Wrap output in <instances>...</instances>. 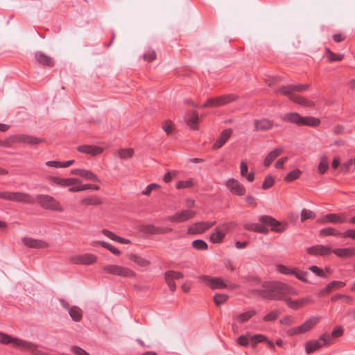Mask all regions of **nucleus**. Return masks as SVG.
Wrapping results in <instances>:
<instances>
[{
  "label": "nucleus",
  "instance_id": "nucleus-1",
  "mask_svg": "<svg viewBox=\"0 0 355 355\" xmlns=\"http://www.w3.org/2000/svg\"><path fill=\"white\" fill-rule=\"evenodd\" d=\"M262 288L259 291L261 296L271 300H282L289 293L286 284L279 282H266Z\"/></svg>",
  "mask_w": 355,
  "mask_h": 355
},
{
  "label": "nucleus",
  "instance_id": "nucleus-2",
  "mask_svg": "<svg viewBox=\"0 0 355 355\" xmlns=\"http://www.w3.org/2000/svg\"><path fill=\"white\" fill-rule=\"evenodd\" d=\"M236 226V223L233 221L220 224L209 234L210 242L214 244L222 243L226 234L232 230H234Z\"/></svg>",
  "mask_w": 355,
  "mask_h": 355
},
{
  "label": "nucleus",
  "instance_id": "nucleus-3",
  "mask_svg": "<svg viewBox=\"0 0 355 355\" xmlns=\"http://www.w3.org/2000/svg\"><path fill=\"white\" fill-rule=\"evenodd\" d=\"M103 270L105 273L116 275L125 278H133L136 277V273L132 269L116 265V264H108L103 268Z\"/></svg>",
  "mask_w": 355,
  "mask_h": 355
},
{
  "label": "nucleus",
  "instance_id": "nucleus-4",
  "mask_svg": "<svg viewBox=\"0 0 355 355\" xmlns=\"http://www.w3.org/2000/svg\"><path fill=\"white\" fill-rule=\"evenodd\" d=\"M38 202L44 209L57 211L60 212L64 211V208L62 207L60 202L51 196H40L38 197Z\"/></svg>",
  "mask_w": 355,
  "mask_h": 355
},
{
  "label": "nucleus",
  "instance_id": "nucleus-5",
  "mask_svg": "<svg viewBox=\"0 0 355 355\" xmlns=\"http://www.w3.org/2000/svg\"><path fill=\"white\" fill-rule=\"evenodd\" d=\"M237 98L238 96L233 94H225L216 98H210L207 100L204 105H202V107H220L235 101Z\"/></svg>",
  "mask_w": 355,
  "mask_h": 355
},
{
  "label": "nucleus",
  "instance_id": "nucleus-6",
  "mask_svg": "<svg viewBox=\"0 0 355 355\" xmlns=\"http://www.w3.org/2000/svg\"><path fill=\"white\" fill-rule=\"evenodd\" d=\"M310 85L308 84L288 85L282 86L275 90L276 94H282L285 96H296L294 92H302L309 89Z\"/></svg>",
  "mask_w": 355,
  "mask_h": 355
},
{
  "label": "nucleus",
  "instance_id": "nucleus-7",
  "mask_svg": "<svg viewBox=\"0 0 355 355\" xmlns=\"http://www.w3.org/2000/svg\"><path fill=\"white\" fill-rule=\"evenodd\" d=\"M320 321V318L313 317L306 320L302 325L290 329L287 334L292 336L297 334H304L309 331L315 324Z\"/></svg>",
  "mask_w": 355,
  "mask_h": 355
},
{
  "label": "nucleus",
  "instance_id": "nucleus-8",
  "mask_svg": "<svg viewBox=\"0 0 355 355\" xmlns=\"http://www.w3.org/2000/svg\"><path fill=\"white\" fill-rule=\"evenodd\" d=\"M216 224V221H200L189 226L187 233L196 235L205 233Z\"/></svg>",
  "mask_w": 355,
  "mask_h": 355
},
{
  "label": "nucleus",
  "instance_id": "nucleus-9",
  "mask_svg": "<svg viewBox=\"0 0 355 355\" xmlns=\"http://www.w3.org/2000/svg\"><path fill=\"white\" fill-rule=\"evenodd\" d=\"M259 220L263 225H270L272 231L279 233L283 232L287 227V224L286 223H280L270 216H261L259 217Z\"/></svg>",
  "mask_w": 355,
  "mask_h": 355
},
{
  "label": "nucleus",
  "instance_id": "nucleus-10",
  "mask_svg": "<svg viewBox=\"0 0 355 355\" xmlns=\"http://www.w3.org/2000/svg\"><path fill=\"white\" fill-rule=\"evenodd\" d=\"M195 211L190 209H184L176 212L175 214L170 216L167 220L170 222L183 223L188 220L192 219L196 216Z\"/></svg>",
  "mask_w": 355,
  "mask_h": 355
},
{
  "label": "nucleus",
  "instance_id": "nucleus-11",
  "mask_svg": "<svg viewBox=\"0 0 355 355\" xmlns=\"http://www.w3.org/2000/svg\"><path fill=\"white\" fill-rule=\"evenodd\" d=\"M199 279L202 282H206L213 290L225 288L227 287V284L221 277H211L207 275H201L199 277Z\"/></svg>",
  "mask_w": 355,
  "mask_h": 355
},
{
  "label": "nucleus",
  "instance_id": "nucleus-12",
  "mask_svg": "<svg viewBox=\"0 0 355 355\" xmlns=\"http://www.w3.org/2000/svg\"><path fill=\"white\" fill-rule=\"evenodd\" d=\"M70 261L74 264L92 265L97 261V257L91 253H86L71 257Z\"/></svg>",
  "mask_w": 355,
  "mask_h": 355
},
{
  "label": "nucleus",
  "instance_id": "nucleus-13",
  "mask_svg": "<svg viewBox=\"0 0 355 355\" xmlns=\"http://www.w3.org/2000/svg\"><path fill=\"white\" fill-rule=\"evenodd\" d=\"M226 187L230 190V191L237 196H244L245 194V187L240 183L237 180L234 178L229 179L226 183Z\"/></svg>",
  "mask_w": 355,
  "mask_h": 355
},
{
  "label": "nucleus",
  "instance_id": "nucleus-14",
  "mask_svg": "<svg viewBox=\"0 0 355 355\" xmlns=\"http://www.w3.org/2000/svg\"><path fill=\"white\" fill-rule=\"evenodd\" d=\"M50 181L60 187H76L78 185L80 180L75 178H61L59 177H51Z\"/></svg>",
  "mask_w": 355,
  "mask_h": 355
},
{
  "label": "nucleus",
  "instance_id": "nucleus-15",
  "mask_svg": "<svg viewBox=\"0 0 355 355\" xmlns=\"http://www.w3.org/2000/svg\"><path fill=\"white\" fill-rule=\"evenodd\" d=\"M306 252L311 255L327 256L332 252L331 247L323 245H317L306 248Z\"/></svg>",
  "mask_w": 355,
  "mask_h": 355
},
{
  "label": "nucleus",
  "instance_id": "nucleus-16",
  "mask_svg": "<svg viewBox=\"0 0 355 355\" xmlns=\"http://www.w3.org/2000/svg\"><path fill=\"white\" fill-rule=\"evenodd\" d=\"M284 301L288 307L294 310H297L305 304H311L313 302V300L310 296H306L303 298L295 300L286 298L284 300Z\"/></svg>",
  "mask_w": 355,
  "mask_h": 355
},
{
  "label": "nucleus",
  "instance_id": "nucleus-17",
  "mask_svg": "<svg viewBox=\"0 0 355 355\" xmlns=\"http://www.w3.org/2000/svg\"><path fill=\"white\" fill-rule=\"evenodd\" d=\"M77 150L92 156H97L103 153V148L95 145H81L77 147Z\"/></svg>",
  "mask_w": 355,
  "mask_h": 355
},
{
  "label": "nucleus",
  "instance_id": "nucleus-18",
  "mask_svg": "<svg viewBox=\"0 0 355 355\" xmlns=\"http://www.w3.org/2000/svg\"><path fill=\"white\" fill-rule=\"evenodd\" d=\"M103 204V201L100 197L96 195L87 196L83 198H82L79 201V205L83 207H98Z\"/></svg>",
  "mask_w": 355,
  "mask_h": 355
},
{
  "label": "nucleus",
  "instance_id": "nucleus-19",
  "mask_svg": "<svg viewBox=\"0 0 355 355\" xmlns=\"http://www.w3.org/2000/svg\"><path fill=\"white\" fill-rule=\"evenodd\" d=\"M24 245L28 248L36 249L46 248L49 246L48 243L44 241L28 237L24 238Z\"/></svg>",
  "mask_w": 355,
  "mask_h": 355
},
{
  "label": "nucleus",
  "instance_id": "nucleus-20",
  "mask_svg": "<svg viewBox=\"0 0 355 355\" xmlns=\"http://www.w3.org/2000/svg\"><path fill=\"white\" fill-rule=\"evenodd\" d=\"M343 334V329L341 327L335 328L331 334H324L320 336V340L324 342V345H331L332 343V338H337Z\"/></svg>",
  "mask_w": 355,
  "mask_h": 355
},
{
  "label": "nucleus",
  "instance_id": "nucleus-21",
  "mask_svg": "<svg viewBox=\"0 0 355 355\" xmlns=\"http://www.w3.org/2000/svg\"><path fill=\"white\" fill-rule=\"evenodd\" d=\"M323 223L329 222L331 223H343L347 221L346 215L344 213L340 214H328L322 220Z\"/></svg>",
  "mask_w": 355,
  "mask_h": 355
},
{
  "label": "nucleus",
  "instance_id": "nucleus-22",
  "mask_svg": "<svg viewBox=\"0 0 355 355\" xmlns=\"http://www.w3.org/2000/svg\"><path fill=\"white\" fill-rule=\"evenodd\" d=\"M232 130L230 128L223 130L219 138L214 144L212 148L214 149L220 148L229 139L232 135Z\"/></svg>",
  "mask_w": 355,
  "mask_h": 355
},
{
  "label": "nucleus",
  "instance_id": "nucleus-23",
  "mask_svg": "<svg viewBox=\"0 0 355 355\" xmlns=\"http://www.w3.org/2000/svg\"><path fill=\"white\" fill-rule=\"evenodd\" d=\"M284 148L278 147L270 151L263 160V166L268 167L271 163L283 152Z\"/></svg>",
  "mask_w": 355,
  "mask_h": 355
},
{
  "label": "nucleus",
  "instance_id": "nucleus-24",
  "mask_svg": "<svg viewBox=\"0 0 355 355\" xmlns=\"http://www.w3.org/2000/svg\"><path fill=\"white\" fill-rule=\"evenodd\" d=\"M332 252L340 258H349L355 256V248H336L332 250Z\"/></svg>",
  "mask_w": 355,
  "mask_h": 355
},
{
  "label": "nucleus",
  "instance_id": "nucleus-25",
  "mask_svg": "<svg viewBox=\"0 0 355 355\" xmlns=\"http://www.w3.org/2000/svg\"><path fill=\"white\" fill-rule=\"evenodd\" d=\"M282 119L287 123L301 125L302 116L297 112H288L283 115Z\"/></svg>",
  "mask_w": 355,
  "mask_h": 355
},
{
  "label": "nucleus",
  "instance_id": "nucleus-26",
  "mask_svg": "<svg viewBox=\"0 0 355 355\" xmlns=\"http://www.w3.org/2000/svg\"><path fill=\"white\" fill-rule=\"evenodd\" d=\"M243 227L246 230L252 231L254 232L268 234V228L261 223H245Z\"/></svg>",
  "mask_w": 355,
  "mask_h": 355
},
{
  "label": "nucleus",
  "instance_id": "nucleus-27",
  "mask_svg": "<svg viewBox=\"0 0 355 355\" xmlns=\"http://www.w3.org/2000/svg\"><path fill=\"white\" fill-rule=\"evenodd\" d=\"M0 343L8 345L12 344L14 346L20 347L22 345V340L20 339L13 338L12 336L0 332Z\"/></svg>",
  "mask_w": 355,
  "mask_h": 355
},
{
  "label": "nucleus",
  "instance_id": "nucleus-28",
  "mask_svg": "<svg viewBox=\"0 0 355 355\" xmlns=\"http://www.w3.org/2000/svg\"><path fill=\"white\" fill-rule=\"evenodd\" d=\"M100 189V187L98 185L92 184H82L81 180H80V182L78 185L73 187L69 188V192H79L86 190H95L98 191Z\"/></svg>",
  "mask_w": 355,
  "mask_h": 355
},
{
  "label": "nucleus",
  "instance_id": "nucleus-29",
  "mask_svg": "<svg viewBox=\"0 0 355 355\" xmlns=\"http://www.w3.org/2000/svg\"><path fill=\"white\" fill-rule=\"evenodd\" d=\"M345 286V283L341 281H332L327 284L326 286L322 289L320 294L321 295H326L330 293L333 288H342Z\"/></svg>",
  "mask_w": 355,
  "mask_h": 355
},
{
  "label": "nucleus",
  "instance_id": "nucleus-30",
  "mask_svg": "<svg viewBox=\"0 0 355 355\" xmlns=\"http://www.w3.org/2000/svg\"><path fill=\"white\" fill-rule=\"evenodd\" d=\"M289 99L292 100L294 103H297L302 106L306 107H313L315 106V103L313 101L306 98L304 96L296 95V96H288Z\"/></svg>",
  "mask_w": 355,
  "mask_h": 355
},
{
  "label": "nucleus",
  "instance_id": "nucleus-31",
  "mask_svg": "<svg viewBox=\"0 0 355 355\" xmlns=\"http://www.w3.org/2000/svg\"><path fill=\"white\" fill-rule=\"evenodd\" d=\"M324 345H325L320 338L318 340H309L305 343V351L307 354H311L315 350L320 349Z\"/></svg>",
  "mask_w": 355,
  "mask_h": 355
},
{
  "label": "nucleus",
  "instance_id": "nucleus-32",
  "mask_svg": "<svg viewBox=\"0 0 355 355\" xmlns=\"http://www.w3.org/2000/svg\"><path fill=\"white\" fill-rule=\"evenodd\" d=\"M128 259L135 263L139 267H148L150 264V261L136 254L130 253L127 255Z\"/></svg>",
  "mask_w": 355,
  "mask_h": 355
},
{
  "label": "nucleus",
  "instance_id": "nucleus-33",
  "mask_svg": "<svg viewBox=\"0 0 355 355\" xmlns=\"http://www.w3.org/2000/svg\"><path fill=\"white\" fill-rule=\"evenodd\" d=\"M0 198L20 202L22 200V193L19 192L1 191L0 192Z\"/></svg>",
  "mask_w": 355,
  "mask_h": 355
},
{
  "label": "nucleus",
  "instance_id": "nucleus-34",
  "mask_svg": "<svg viewBox=\"0 0 355 355\" xmlns=\"http://www.w3.org/2000/svg\"><path fill=\"white\" fill-rule=\"evenodd\" d=\"M257 314L256 311L249 310L246 312L241 313L239 315H234L233 320L239 323L248 322L252 316Z\"/></svg>",
  "mask_w": 355,
  "mask_h": 355
},
{
  "label": "nucleus",
  "instance_id": "nucleus-35",
  "mask_svg": "<svg viewBox=\"0 0 355 355\" xmlns=\"http://www.w3.org/2000/svg\"><path fill=\"white\" fill-rule=\"evenodd\" d=\"M254 127L256 130H268L273 127V123L268 119H263L261 120H256L254 121Z\"/></svg>",
  "mask_w": 355,
  "mask_h": 355
},
{
  "label": "nucleus",
  "instance_id": "nucleus-36",
  "mask_svg": "<svg viewBox=\"0 0 355 355\" xmlns=\"http://www.w3.org/2000/svg\"><path fill=\"white\" fill-rule=\"evenodd\" d=\"M199 121V117L198 112L195 110L192 111L189 114H188L186 119L187 124L192 129H197L198 125L197 123Z\"/></svg>",
  "mask_w": 355,
  "mask_h": 355
},
{
  "label": "nucleus",
  "instance_id": "nucleus-37",
  "mask_svg": "<svg viewBox=\"0 0 355 355\" xmlns=\"http://www.w3.org/2000/svg\"><path fill=\"white\" fill-rule=\"evenodd\" d=\"M37 60L42 64L48 67H52L54 64V62L50 56L46 55L44 53L38 52L35 55Z\"/></svg>",
  "mask_w": 355,
  "mask_h": 355
},
{
  "label": "nucleus",
  "instance_id": "nucleus-38",
  "mask_svg": "<svg viewBox=\"0 0 355 355\" xmlns=\"http://www.w3.org/2000/svg\"><path fill=\"white\" fill-rule=\"evenodd\" d=\"M320 120L318 118L311 116H302L301 125L317 127L320 125Z\"/></svg>",
  "mask_w": 355,
  "mask_h": 355
},
{
  "label": "nucleus",
  "instance_id": "nucleus-39",
  "mask_svg": "<svg viewBox=\"0 0 355 355\" xmlns=\"http://www.w3.org/2000/svg\"><path fill=\"white\" fill-rule=\"evenodd\" d=\"M67 308L69 310V313L71 318L76 322H78L82 319L83 313L82 310L78 306H73L69 308V305H67Z\"/></svg>",
  "mask_w": 355,
  "mask_h": 355
},
{
  "label": "nucleus",
  "instance_id": "nucleus-40",
  "mask_svg": "<svg viewBox=\"0 0 355 355\" xmlns=\"http://www.w3.org/2000/svg\"><path fill=\"white\" fill-rule=\"evenodd\" d=\"M329 168V162L326 155L320 157V162L318 166V171L320 174H324Z\"/></svg>",
  "mask_w": 355,
  "mask_h": 355
},
{
  "label": "nucleus",
  "instance_id": "nucleus-41",
  "mask_svg": "<svg viewBox=\"0 0 355 355\" xmlns=\"http://www.w3.org/2000/svg\"><path fill=\"white\" fill-rule=\"evenodd\" d=\"M325 52L327 57L330 62L341 61L344 58L343 54L334 53L329 48L325 49Z\"/></svg>",
  "mask_w": 355,
  "mask_h": 355
},
{
  "label": "nucleus",
  "instance_id": "nucleus-42",
  "mask_svg": "<svg viewBox=\"0 0 355 355\" xmlns=\"http://www.w3.org/2000/svg\"><path fill=\"white\" fill-rule=\"evenodd\" d=\"M44 141V140L41 138L28 135H24V144H26L28 145H37Z\"/></svg>",
  "mask_w": 355,
  "mask_h": 355
},
{
  "label": "nucleus",
  "instance_id": "nucleus-43",
  "mask_svg": "<svg viewBox=\"0 0 355 355\" xmlns=\"http://www.w3.org/2000/svg\"><path fill=\"white\" fill-rule=\"evenodd\" d=\"M165 279H171L174 281V279H182L184 275L181 272L179 271H173V270H168L164 274Z\"/></svg>",
  "mask_w": 355,
  "mask_h": 355
},
{
  "label": "nucleus",
  "instance_id": "nucleus-44",
  "mask_svg": "<svg viewBox=\"0 0 355 355\" xmlns=\"http://www.w3.org/2000/svg\"><path fill=\"white\" fill-rule=\"evenodd\" d=\"M161 227H156L153 225H147L143 227V231L150 234H160Z\"/></svg>",
  "mask_w": 355,
  "mask_h": 355
},
{
  "label": "nucleus",
  "instance_id": "nucleus-45",
  "mask_svg": "<svg viewBox=\"0 0 355 355\" xmlns=\"http://www.w3.org/2000/svg\"><path fill=\"white\" fill-rule=\"evenodd\" d=\"M192 247L198 250H207L208 249L207 243L201 239H196L192 242Z\"/></svg>",
  "mask_w": 355,
  "mask_h": 355
},
{
  "label": "nucleus",
  "instance_id": "nucleus-46",
  "mask_svg": "<svg viewBox=\"0 0 355 355\" xmlns=\"http://www.w3.org/2000/svg\"><path fill=\"white\" fill-rule=\"evenodd\" d=\"M301 174L302 171L297 168L289 172L284 178V180L287 182H292L295 180L298 179Z\"/></svg>",
  "mask_w": 355,
  "mask_h": 355
},
{
  "label": "nucleus",
  "instance_id": "nucleus-47",
  "mask_svg": "<svg viewBox=\"0 0 355 355\" xmlns=\"http://www.w3.org/2000/svg\"><path fill=\"white\" fill-rule=\"evenodd\" d=\"M82 178L87 180L100 182V180L96 174L86 169L83 170Z\"/></svg>",
  "mask_w": 355,
  "mask_h": 355
},
{
  "label": "nucleus",
  "instance_id": "nucleus-48",
  "mask_svg": "<svg viewBox=\"0 0 355 355\" xmlns=\"http://www.w3.org/2000/svg\"><path fill=\"white\" fill-rule=\"evenodd\" d=\"M320 235H331V236H342V232L337 231L332 227H327L322 229L320 231Z\"/></svg>",
  "mask_w": 355,
  "mask_h": 355
},
{
  "label": "nucleus",
  "instance_id": "nucleus-49",
  "mask_svg": "<svg viewBox=\"0 0 355 355\" xmlns=\"http://www.w3.org/2000/svg\"><path fill=\"white\" fill-rule=\"evenodd\" d=\"M134 155V150L132 148H123L119 150V155L121 159L130 158Z\"/></svg>",
  "mask_w": 355,
  "mask_h": 355
},
{
  "label": "nucleus",
  "instance_id": "nucleus-50",
  "mask_svg": "<svg viewBox=\"0 0 355 355\" xmlns=\"http://www.w3.org/2000/svg\"><path fill=\"white\" fill-rule=\"evenodd\" d=\"M280 314L279 311L278 310H274L268 313H267L263 318V320L264 322H271L275 321L278 318L279 315Z\"/></svg>",
  "mask_w": 355,
  "mask_h": 355
},
{
  "label": "nucleus",
  "instance_id": "nucleus-51",
  "mask_svg": "<svg viewBox=\"0 0 355 355\" xmlns=\"http://www.w3.org/2000/svg\"><path fill=\"white\" fill-rule=\"evenodd\" d=\"M250 341H251V335L250 334H246V335H242L240 336L236 339V343L244 347H247L249 345Z\"/></svg>",
  "mask_w": 355,
  "mask_h": 355
},
{
  "label": "nucleus",
  "instance_id": "nucleus-52",
  "mask_svg": "<svg viewBox=\"0 0 355 355\" xmlns=\"http://www.w3.org/2000/svg\"><path fill=\"white\" fill-rule=\"evenodd\" d=\"M227 299L228 295L226 294L217 293L214 297V302L218 306L225 304Z\"/></svg>",
  "mask_w": 355,
  "mask_h": 355
},
{
  "label": "nucleus",
  "instance_id": "nucleus-53",
  "mask_svg": "<svg viewBox=\"0 0 355 355\" xmlns=\"http://www.w3.org/2000/svg\"><path fill=\"white\" fill-rule=\"evenodd\" d=\"M162 129L167 135H170L174 130V125L171 121H165L162 123Z\"/></svg>",
  "mask_w": 355,
  "mask_h": 355
},
{
  "label": "nucleus",
  "instance_id": "nucleus-54",
  "mask_svg": "<svg viewBox=\"0 0 355 355\" xmlns=\"http://www.w3.org/2000/svg\"><path fill=\"white\" fill-rule=\"evenodd\" d=\"M293 275L300 280H301L303 282L307 283L309 282L307 276L308 272L306 271H300L295 268V272H293Z\"/></svg>",
  "mask_w": 355,
  "mask_h": 355
},
{
  "label": "nucleus",
  "instance_id": "nucleus-55",
  "mask_svg": "<svg viewBox=\"0 0 355 355\" xmlns=\"http://www.w3.org/2000/svg\"><path fill=\"white\" fill-rule=\"evenodd\" d=\"M156 57V53L153 49H148L143 55L144 60L147 62H152L155 60Z\"/></svg>",
  "mask_w": 355,
  "mask_h": 355
},
{
  "label": "nucleus",
  "instance_id": "nucleus-56",
  "mask_svg": "<svg viewBox=\"0 0 355 355\" xmlns=\"http://www.w3.org/2000/svg\"><path fill=\"white\" fill-rule=\"evenodd\" d=\"M315 214L311 210L302 209L301 211V220L304 221L306 219L314 218Z\"/></svg>",
  "mask_w": 355,
  "mask_h": 355
},
{
  "label": "nucleus",
  "instance_id": "nucleus-57",
  "mask_svg": "<svg viewBox=\"0 0 355 355\" xmlns=\"http://www.w3.org/2000/svg\"><path fill=\"white\" fill-rule=\"evenodd\" d=\"M340 298H343V300L347 303H351L354 300V299H353V297L352 296L346 295H342V294H336V295H334L333 297H331V300L332 302H336L338 300H339Z\"/></svg>",
  "mask_w": 355,
  "mask_h": 355
},
{
  "label": "nucleus",
  "instance_id": "nucleus-58",
  "mask_svg": "<svg viewBox=\"0 0 355 355\" xmlns=\"http://www.w3.org/2000/svg\"><path fill=\"white\" fill-rule=\"evenodd\" d=\"M309 270H311L312 272H313L318 277H324V278L327 277V275H326L324 271L322 268H320L316 266H311L309 268Z\"/></svg>",
  "mask_w": 355,
  "mask_h": 355
},
{
  "label": "nucleus",
  "instance_id": "nucleus-59",
  "mask_svg": "<svg viewBox=\"0 0 355 355\" xmlns=\"http://www.w3.org/2000/svg\"><path fill=\"white\" fill-rule=\"evenodd\" d=\"M193 185V182L192 180H188L186 181H180L177 183L176 187L178 189H185V188H190L192 187Z\"/></svg>",
  "mask_w": 355,
  "mask_h": 355
},
{
  "label": "nucleus",
  "instance_id": "nucleus-60",
  "mask_svg": "<svg viewBox=\"0 0 355 355\" xmlns=\"http://www.w3.org/2000/svg\"><path fill=\"white\" fill-rule=\"evenodd\" d=\"M277 269L279 272L284 275H293V272H295V268H290L281 264L277 266Z\"/></svg>",
  "mask_w": 355,
  "mask_h": 355
},
{
  "label": "nucleus",
  "instance_id": "nucleus-61",
  "mask_svg": "<svg viewBox=\"0 0 355 355\" xmlns=\"http://www.w3.org/2000/svg\"><path fill=\"white\" fill-rule=\"evenodd\" d=\"M267 340V338L263 334H256L254 336H251V341L254 345H256L258 343H262Z\"/></svg>",
  "mask_w": 355,
  "mask_h": 355
},
{
  "label": "nucleus",
  "instance_id": "nucleus-62",
  "mask_svg": "<svg viewBox=\"0 0 355 355\" xmlns=\"http://www.w3.org/2000/svg\"><path fill=\"white\" fill-rule=\"evenodd\" d=\"M274 179L271 176V175H268L263 182V184H262V188L263 189H269L270 188L273 184H274Z\"/></svg>",
  "mask_w": 355,
  "mask_h": 355
},
{
  "label": "nucleus",
  "instance_id": "nucleus-63",
  "mask_svg": "<svg viewBox=\"0 0 355 355\" xmlns=\"http://www.w3.org/2000/svg\"><path fill=\"white\" fill-rule=\"evenodd\" d=\"M352 166H353L352 161L351 159H349L347 161L343 163L340 170L343 173H347L349 172Z\"/></svg>",
  "mask_w": 355,
  "mask_h": 355
},
{
  "label": "nucleus",
  "instance_id": "nucleus-64",
  "mask_svg": "<svg viewBox=\"0 0 355 355\" xmlns=\"http://www.w3.org/2000/svg\"><path fill=\"white\" fill-rule=\"evenodd\" d=\"M343 238H350L355 240V230H347L344 232H342V236Z\"/></svg>",
  "mask_w": 355,
  "mask_h": 355
}]
</instances>
